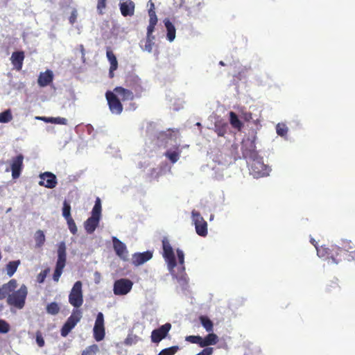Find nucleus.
<instances>
[{"mask_svg":"<svg viewBox=\"0 0 355 355\" xmlns=\"http://www.w3.org/2000/svg\"><path fill=\"white\" fill-rule=\"evenodd\" d=\"M162 256L167 263V267L170 272L178 279V282L182 286L187 285L188 283V277L185 272L184 254L183 251L180 249L176 250L178 262L181 268L180 274L178 275L174 274V268L177 266L174 251L169 241L166 238H164L162 240Z\"/></svg>","mask_w":355,"mask_h":355,"instance_id":"nucleus-1","label":"nucleus"},{"mask_svg":"<svg viewBox=\"0 0 355 355\" xmlns=\"http://www.w3.org/2000/svg\"><path fill=\"white\" fill-rule=\"evenodd\" d=\"M352 252H355V245L351 241L343 240L340 245L331 246L329 252V259L334 263H338L343 260L347 261V257L352 256Z\"/></svg>","mask_w":355,"mask_h":355,"instance_id":"nucleus-2","label":"nucleus"},{"mask_svg":"<svg viewBox=\"0 0 355 355\" xmlns=\"http://www.w3.org/2000/svg\"><path fill=\"white\" fill-rule=\"evenodd\" d=\"M28 295V288L26 285L22 284L17 290H15L6 300L7 304L10 307L17 309H22L26 304Z\"/></svg>","mask_w":355,"mask_h":355,"instance_id":"nucleus-3","label":"nucleus"},{"mask_svg":"<svg viewBox=\"0 0 355 355\" xmlns=\"http://www.w3.org/2000/svg\"><path fill=\"white\" fill-rule=\"evenodd\" d=\"M67 261L66 245L64 242H60L58 248V259L55 268L53 275V279L58 282L63 272Z\"/></svg>","mask_w":355,"mask_h":355,"instance_id":"nucleus-4","label":"nucleus"},{"mask_svg":"<svg viewBox=\"0 0 355 355\" xmlns=\"http://www.w3.org/2000/svg\"><path fill=\"white\" fill-rule=\"evenodd\" d=\"M83 284L77 281L73 284L69 295V302L75 309H78L83 304Z\"/></svg>","mask_w":355,"mask_h":355,"instance_id":"nucleus-5","label":"nucleus"},{"mask_svg":"<svg viewBox=\"0 0 355 355\" xmlns=\"http://www.w3.org/2000/svg\"><path fill=\"white\" fill-rule=\"evenodd\" d=\"M81 318L82 311L80 309H73L71 315L68 318L60 330L61 336L66 337L80 320Z\"/></svg>","mask_w":355,"mask_h":355,"instance_id":"nucleus-6","label":"nucleus"},{"mask_svg":"<svg viewBox=\"0 0 355 355\" xmlns=\"http://www.w3.org/2000/svg\"><path fill=\"white\" fill-rule=\"evenodd\" d=\"M125 85L131 89V91L135 93L136 97H141L144 92V87L141 85V79L137 76L134 74L128 75L125 78Z\"/></svg>","mask_w":355,"mask_h":355,"instance_id":"nucleus-7","label":"nucleus"},{"mask_svg":"<svg viewBox=\"0 0 355 355\" xmlns=\"http://www.w3.org/2000/svg\"><path fill=\"white\" fill-rule=\"evenodd\" d=\"M191 215L197 234L203 237L206 236L208 233L207 223L198 211L193 210Z\"/></svg>","mask_w":355,"mask_h":355,"instance_id":"nucleus-8","label":"nucleus"},{"mask_svg":"<svg viewBox=\"0 0 355 355\" xmlns=\"http://www.w3.org/2000/svg\"><path fill=\"white\" fill-rule=\"evenodd\" d=\"M105 97L110 112L114 114H120L123 111V105L119 97L111 91L105 93Z\"/></svg>","mask_w":355,"mask_h":355,"instance_id":"nucleus-9","label":"nucleus"},{"mask_svg":"<svg viewBox=\"0 0 355 355\" xmlns=\"http://www.w3.org/2000/svg\"><path fill=\"white\" fill-rule=\"evenodd\" d=\"M133 283L128 279L121 278L116 280L114 284L113 291L116 295L128 294L132 288Z\"/></svg>","mask_w":355,"mask_h":355,"instance_id":"nucleus-10","label":"nucleus"},{"mask_svg":"<svg viewBox=\"0 0 355 355\" xmlns=\"http://www.w3.org/2000/svg\"><path fill=\"white\" fill-rule=\"evenodd\" d=\"M93 332L94 338L97 342L101 341L104 339L105 335L104 315L101 312H99L96 315Z\"/></svg>","mask_w":355,"mask_h":355,"instance_id":"nucleus-11","label":"nucleus"},{"mask_svg":"<svg viewBox=\"0 0 355 355\" xmlns=\"http://www.w3.org/2000/svg\"><path fill=\"white\" fill-rule=\"evenodd\" d=\"M171 329V324L169 322L165 323L151 332V341L153 343H159L165 338Z\"/></svg>","mask_w":355,"mask_h":355,"instance_id":"nucleus-12","label":"nucleus"},{"mask_svg":"<svg viewBox=\"0 0 355 355\" xmlns=\"http://www.w3.org/2000/svg\"><path fill=\"white\" fill-rule=\"evenodd\" d=\"M24 158L22 154H19L10 159V169L13 179H17L20 176L24 167Z\"/></svg>","mask_w":355,"mask_h":355,"instance_id":"nucleus-13","label":"nucleus"},{"mask_svg":"<svg viewBox=\"0 0 355 355\" xmlns=\"http://www.w3.org/2000/svg\"><path fill=\"white\" fill-rule=\"evenodd\" d=\"M40 178L39 184L49 189L55 188L58 184L56 176L51 172L41 173Z\"/></svg>","mask_w":355,"mask_h":355,"instance_id":"nucleus-14","label":"nucleus"},{"mask_svg":"<svg viewBox=\"0 0 355 355\" xmlns=\"http://www.w3.org/2000/svg\"><path fill=\"white\" fill-rule=\"evenodd\" d=\"M18 284L15 279H10L8 282L0 286V300L8 299V296L17 288Z\"/></svg>","mask_w":355,"mask_h":355,"instance_id":"nucleus-15","label":"nucleus"},{"mask_svg":"<svg viewBox=\"0 0 355 355\" xmlns=\"http://www.w3.org/2000/svg\"><path fill=\"white\" fill-rule=\"evenodd\" d=\"M119 8L123 17H132L135 15V4L132 0H120Z\"/></svg>","mask_w":355,"mask_h":355,"instance_id":"nucleus-16","label":"nucleus"},{"mask_svg":"<svg viewBox=\"0 0 355 355\" xmlns=\"http://www.w3.org/2000/svg\"><path fill=\"white\" fill-rule=\"evenodd\" d=\"M114 250L118 257L125 260L128 257V250L126 245L115 236L112 237Z\"/></svg>","mask_w":355,"mask_h":355,"instance_id":"nucleus-17","label":"nucleus"},{"mask_svg":"<svg viewBox=\"0 0 355 355\" xmlns=\"http://www.w3.org/2000/svg\"><path fill=\"white\" fill-rule=\"evenodd\" d=\"M255 144L253 141L248 140L243 141L241 145L242 155L244 158H254L256 155Z\"/></svg>","mask_w":355,"mask_h":355,"instance_id":"nucleus-18","label":"nucleus"},{"mask_svg":"<svg viewBox=\"0 0 355 355\" xmlns=\"http://www.w3.org/2000/svg\"><path fill=\"white\" fill-rule=\"evenodd\" d=\"M114 92L119 98L123 101H132L135 94L133 92L122 87H116L114 89Z\"/></svg>","mask_w":355,"mask_h":355,"instance_id":"nucleus-19","label":"nucleus"},{"mask_svg":"<svg viewBox=\"0 0 355 355\" xmlns=\"http://www.w3.org/2000/svg\"><path fill=\"white\" fill-rule=\"evenodd\" d=\"M152 257L153 252L148 250L141 253H135L132 256V263L137 266H140L150 260Z\"/></svg>","mask_w":355,"mask_h":355,"instance_id":"nucleus-20","label":"nucleus"},{"mask_svg":"<svg viewBox=\"0 0 355 355\" xmlns=\"http://www.w3.org/2000/svg\"><path fill=\"white\" fill-rule=\"evenodd\" d=\"M53 80V72L51 70L47 69L46 71L41 72L40 73L37 79V83L40 87H44L51 83Z\"/></svg>","mask_w":355,"mask_h":355,"instance_id":"nucleus-21","label":"nucleus"},{"mask_svg":"<svg viewBox=\"0 0 355 355\" xmlns=\"http://www.w3.org/2000/svg\"><path fill=\"white\" fill-rule=\"evenodd\" d=\"M106 56L110 64L109 75L110 78H113L114 71H116L118 68V61L115 55L110 47L107 48Z\"/></svg>","mask_w":355,"mask_h":355,"instance_id":"nucleus-22","label":"nucleus"},{"mask_svg":"<svg viewBox=\"0 0 355 355\" xmlns=\"http://www.w3.org/2000/svg\"><path fill=\"white\" fill-rule=\"evenodd\" d=\"M25 58L24 52L15 51L12 53L10 60L15 68L19 71L22 69L23 62Z\"/></svg>","mask_w":355,"mask_h":355,"instance_id":"nucleus-23","label":"nucleus"},{"mask_svg":"<svg viewBox=\"0 0 355 355\" xmlns=\"http://www.w3.org/2000/svg\"><path fill=\"white\" fill-rule=\"evenodd\" d=\"M99 222L100 219L97 217L91 216L88 218L84 223V227L87 233L92 234L98 226Z\"/></svg>","mask_w":355,"mask_h":355,"instance_id":"nucleus-24","label":"nucleus"},{"mask_svg":"<svg viewBox=\"0 0 355 355\" xmlns=\"http://www.w3.org/2000/svg\"><path fill=\"white\" fill-rule=\"evenodd\" d=\"M251 171L257 176H263L266 174V166L259 160H253L251 164Z\"/></svg>","mask_w":355,"mask_h":355,"instance_id":"nucleus-25","label":"nucleus"},{"mask_svg":"<svg viewBox=\"0 0 355 355\" xmlns=\"http://www.w3.org/2000/svg\"><path fill=\"white\" fill-rule=\"evenodd\" d=\"M218 342V337L216 334L209 332L205 338H202L201 347L216 345Z\"/></svg>","mask_w":355,"mask_h":355,"instance_id":"nucleus-26","label":"nucleus"},{"mask_svg":"<svg viewBox=\"0 0 355 355\" xmlns=\"http://www.w3.org/2000/svg\"><path fill=\"white\" fill-rule=\"evenodd\" d=\"M228 124L223 121H218L214 125V131L218 137H224L227 132Z\"/></svg>","mask_w":355,"mask_h":355,"instance_id":"nucleus-27","label":"nucleus"},{"mask_svg":"<svg viewBox=\"0 0 355 355\" xmlns=\"http://www.w3.org/2000/svg\"><path fill=\"white\" fill-rule=\"evenodd\" d=\"M230 123L231 125L239 131H241L243 127V124L241 121L239 119L236 114L234 112H230Z\"/></svg>","mask_w":355,"mask_h":355,"instance_id":"nucleus-28","label":"nucleus"},{"mask_svg":"<svg viewBox=\"0 0 355 355\" xmlns=\"http://www.w3.org/2000/svg\"><path fill=\"white\" fill-rule=\"evenodd\" d=\"M148 15H149V24L147 28H149V32L154 31L155 27L157 23V17L155 11V8H150L148 10Z\"/></svg>","mask_w":355,"mask_h":355,"instance_id":"nucleus-29","label":"nucleus"},{"mask_svg":"<svg viewBox=\"0 0 355 355\" xmlns=\"http://www.w3.org/2000/svg\"><path fill=\"white\" fill-rule=\"evenodd\" d=\"M20 263V260H16L10 261L6 264V269L8 277H11L15 273Z\"/></svg>","mask_w":355,"mask_h":355,"instance_id":"nucleus-30","label":"nucleus"},{"mask_svg":"<svg viewBox=\"0 0 355 355\" xmlns=\"http://www.w3.org/2000/svg\"><path fill=\"white\" fill-rule=\"evenodd\" d=\"M199 320L207 332L213 331L214 323L207 315H200Z\"/></svg>","mask_w":355,"mask_h":355,"instance_id":"nucleus-31","label":"nucleus"},{"mask_svg":"<svg viewBox=\"0 0 355 355\" xmlns=\"http://www.w3.org/2000/svg\"><path fill=\"white\" fill-rule=\"evenodd\" d=\"M154 31L149 32V28H147V34L146 39L145 42L144 50L148 52H151L153 50V47L154 46L153 40H155V36L153 35V33Z\"/></svg>","mask_w":355,"mask_h":355,"instance_id":"nucleus-32","label":"nucleus"},{"mask_svg":"<svg viewBox=\"0 0 355 355\" xmlns=\"http://www.w3.org/2000/svg\"><path fill=\"white\" fill-rule=\"evenodd\" d=\"M167 31V39L168 41L172 42L175 37V28L174 25L169 21L166 20L164 22Z\"/></svg>","mask_w":355,"mask_h":355,"instance_id":"nucleus-33","label":"nucleus"},{"mask_svg":"<svg viewBox=\"0 0 355 355\" xmlns=\"http://www.w3.org/2000/svg\"><path fill=\"white\" fill-rule=\"evenodd\" d=\"M340 291V288L337 282L331 281L326 287V292L329 295H336Z\"/></svg>","mask_w":355,"mask_h":355,"instance_id":"nucleus-34","label":"nucleus"},{"mask_svg":"<svg viewBox=\"0 0 355 355\" xmlns=\"http://www.w3.org/2000/svg\"><path fill=\"white\" fill-rule=\"evenodd\" d=\"M311 242L315 247V248L317 250V254L319 257H323L325 259H329V248H323V247L318 248L317 246V242L313 239H311Z\"/></svg>","mask_w":355,"mask_h":355,"instance_id":"nucleus-35","label":"nucleus"},{"mask_svg":"<svg viewBox=\"0 0 355 355\" xmlns=\"http://www.w3.org/2000/svg\"><path fill=\"white\" fill-rule=\"evenodd\" d=\"M92 216L97 217L101 219V202L99 198H97L95 201V205L92 211Z\"/></svg>","mask_w":355,"mask_h":355,"instance_id":"nucleus-36","label":"nucleus"},{"mask_svg":"<svg viewBox=\"0 0 355 355\" xmlns=\"http://www.w3.org/2000/svg\"><path fill=\"white\" fill-rule=\"evenodd\" d=\"M35 241L36 243V246L38 248L42 247L45 242V235L42 230H37L35 234Z\"/></svg>","mask_w":355,"mask_h":355,"instance_id":"nucleus-37","label":"nucleus"},{"mask_svg":"<svg viewBox=\"0 0 355 355\" xmlns=\"http://www.w3.org/2000/svg\"><path fill=\"white\" fill-rule=\"evenodd\" d=\"M46 312L51 315H56L60 312V308L58 303L51 302L46 306Z\"/></svg>","mask_w":355,"mask_h":355,"instance_id":"nucleus-38","label":"nucleus"},{"mask_svg":"<svg viewBox=\"0 0 355 355\" xmlns=\"http://www.w3.org/2000/svg\"><path fill=\"white\" fill-rule=\"evenodd\" d=\"M180 151L167 150L165 156L171 161V163H175L180 158Z\"/></svg>","mask_w":355,"mask_h":355,"instance_id":"nucleus-39","label":"nucleus"},{"mask_svg":"<svg viewBox=\"0 0 355 355\" xmlns=\"http://www.w3.org/2000/svg\"><path fill=\"white\" fill-rule=\"evenodd\" d=\"M12 119L10 110H6L0 113V123H8Z\"/></svg>","mask_w":355,"mask_h":355,"instance_id":"nucleus-40","label":"nucleus"},{"mask_svg":"<svg viewBox=\"0 0 355 355\" xmlns=\"http://www.w3.org/2000/svg\"><path fill=\"white\" fill-rule=\"evenodd\" d=\"M62 216L65 219L71 218V205L67 200L63 202Z\"/></svg>","mask_w":355,"mask_h":355,"instance_id":"nucleus-41","label":"nucleus"},{"mask_svg":"<svg viewBox=\"0 0 355 355\" xmlns=\"http://www.w3.org/2000/svg\"><path fill=\"white\" fill-rule=\"evenodd\" d=\"M65 220H67L68 227L71 233L73 234H76L78 232V229L73 218L71 217L69 218H67Z\"/></svg>","mask_w":355,"mask_h":355,"instance_id":"nucleus-42","label":"nucleus"},{"mask_svg":"<svg viewBox=\"0 0 355 355\" xmlns=\"http://www.w3.org/2000/svg\"><path fill=\"white\" fill-rule=\"evenodd\" d=\"M178 350V346H173L168 348L162 349L158 355H174Z\"/></svg>","mask_w":355,"mask_h":355,"instance_id":"nucleus-43","label":"nucleus"},{"mask_svg":"<svg viewBox=\"0 0 355 355\" xmlns=\"http://www.w3.org/2000/svg\"><path fill=\"white\" fill-rule=\"evenodd\" d=\"M97 351L98 346L96 345H92L83 350L81 355H96Z\"/></svg>","mask_w":355,"mask_h":355,"instance_id":"nucleus-44","label":"nucleus"},{"mask_svg":"<svg viewBox=\"0 0 355 355\" xmlns=\"http://www.w3.org/2000/svg\"><path fill=\"white\" fill-rule=\"evenodd\" d=\"M276 132L277 135L279 136H285L288 132V128L286 126L285 124L278 123L276 125Z\"/></svg>","mask_w":355,"mask_h":355,"instance_id":"nucleus-45","label":"nucleus"},{"mask_svg":"<svg viewBox=\"0 0 355 355\" xmlns=\"http://www.w3.org/2000/svg\"><path fill=\"white\" fill-rule=\"evenodd\" d=\"M10 329L9 323L3 320L0 319V334H7Z\"/></svg>","mask_w":355,"mask_h":355,"instance_id":"nucleus-46","label":"nucleus"},{"mask_svg":"<svg viewBox=\"0 0 355 355\" xmlns=\"http://www.w3.org/2000/svg\"><path fill=\"white\" fill-rule=\"evenodd\" d=\"M186 340L193 344H198L201 347L202 337L200 336H189L186 338Z\"/></svg>","mask_w":355,"mask_h":355,"instance_id":"nucleus-47","label":"nucleus"},{"mask_svg":"<svg viewBox=\"0 0 355 355\" xmlns=\"http://www.w3.org/2000/svg\"><path fill=\"white\" fill-rule=\"evenodd\" d=\"M35 337H36V342H37V344L38 345V346L40 347H42L44 346V340L42 337V334L40 331H37L35 334Z\"/></svg>","mask_w":355,"mask_h":355,"instance_id":"nucleus-48","label":"nucleus"},{"mask_svg":"<svg viewBox=\"0 0 355 355\" xmlns=\"http://www.w3.org/2000/svg\"><path fill=\"white\" fill-rule=\"evenodd\" d=\"M241 117L246 122L253 120L252 114L250 112L242 110Z\"/></svg>","mask_w":355,"mask_h":355,"instance_id":"nucleus-49","label":"nucleus"},{"mask_svg":"<svg viewBox=\"0 0 355 355\" xmlns=\"http://www.w3.org/2000/svg\"><path fill=\"white\" fill-rule=\"evenodd\" d=\"M49 270H50L49 268H46V269L44 270L43 271L40 272L37 275V281L39 283H43L44 282Z\"/></svg>","mask_w":355,"mask_h":355,"instance_id":"nucleus-50","label":"nucleus"},{"mask_svg":"<svg viewBox=\"0 0 355 355\" xmlns=\"http://www.w3.org/2000/svg\"><path fill=\"white\" fill-rule=\"evenodd\" d=\"M46 121L54 122L62 125H66L67 123V119L62 117L51 118L50 120H46Z\"/></svg>","mask_w":355,"mask_h":355,"instance_id":"nucleus-51","label":"nucleus"},{"mask_svg":"<svg viewBox=\"0 0 355 355\" xmlns=\"http://www.w3.org/2000/svg\"><path fill=\"white\" fill-rule=\"evenodd\" d=\"M107 0H98L97 9L99 10V13L102 14V10L106 7Z\"/></svg>","mask_w":355,"mask_h":355,"instance_id":"nucleus-52","label":"nucleus"},{"mask_svg":"<svg viewBox=\"0 0 355 355\" xmlns=\"http://www.w3.org/2000/svg\"><path fill=\"white\" fill-rule=\"evenodd\" d=\"M77 15L78 14H77L76 9H73L71 13L69 18V21L71 24H73L76 21Z\"/></svg>","mask_w":355,"mask_h":355,"instance_id":"nucleus-53","label":"nucleus"},{"mask_svg":"<svg viewBox=\"0 0 355 355\" xmlns=\"http://www.w3.org/2000/svg\"><path fill=\"white\" fill-rule=\"evenodd\" d=\"M213 352L214 349L212 347H205L196 355H211L213 354Z\"/></svg>","mask_w":355,"mask_h":355,"instance_id":"nucleus-54","label":"nucleus"},{"mask_svg":"<svg viewBox=\"0 0 355 355\" xmlns=\"http://www.w3.org/2000/svg\"><path fill=\"white\" fill-rule=\"evenodd\" d=\"M178 132V130H172V129H168L167 131L162 132L161 135H164V136H166L167 137L171 138L172 133Z\"/></svg>","mask_w":355,"mask_h":355,"instance_id":"nucleus-55","label":"nucleus"},{"mask_svg":"<svg viewBox=\"0 0 355 355\" xmlns=\"http://www.w3.org/2000/svg\"><path fill=\"white\" fill-rule=\"evenodd\" d=\"M352 252V256H351L350 257H347V261H355V251L354 252Z\"/></svg>","mask_w":355,"mask_h":355,"instance_id":"nucleus-56","label":"nucleus"},{"mask_svg":"<svg viewBox=\"0 0 355 355\" xmlns=\"http://www.w3.org/2000/svg\"><path fill=\"white\" fill-rule=\"evenodd\" d=\"M79 47H80V52H81V53H82V55H83V56H84V55H85V48H84V46H83V44H80V45L79 46Z\"/></svg>","mask_w":355,"mask_h":355,"instance_id":"nucleus-57","label":"nucleus"},{"mask_svg":"<svg viewBox=\"0 0 355 355\" xmlns=\"http://www.w3.org/2000/svg\"><path fill=\"white\" fill-rule=\"evenodd\" d=\"M149 3H150V8H155V5H154L153 2L152 1V0H150Z\"/></svg>","mask_w":355,"mask_h":355,"instance_id":"nucleus-58","label":"nucleus"},{"mask_svg":"<svg viewBox=\"0 0 355 355\" xmlns=\"http://www.w3.org/2000/svg\"><path fill=\"white\" fill-rule=\"evenodd\" d=\"M219 64L221 65V66H224L225 65V63L223 61H220L219 62Z\"/></svg>","mask_w":355,"mask_h":355,"instance_id":"nucleus-59","label":"nucleus"},{"mask_svg":"<svg viewBox=\"0 0 355 355\" xmlns=\"http://www.w3.org/2000/svg\"><path fill=\"white\" fill-rule=\"evenodd\" d=\"M257 121H258V119H256V121H254L255 124H257Z\"/></svg>","mask_w":355,"mask_h":355,"instance_id":"nucleus-60","label":"nucleus"}]
</instances>
